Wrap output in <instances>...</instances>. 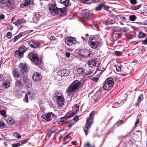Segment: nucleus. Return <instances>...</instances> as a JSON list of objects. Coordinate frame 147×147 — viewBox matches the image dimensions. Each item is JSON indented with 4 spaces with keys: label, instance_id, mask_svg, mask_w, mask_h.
<instances>
[{
    "label": "nucleus",
    "instance_id": "4c0bfd02",
    "mask_svg": "<svg viewBox=\"0 0 147 147\" xmlns=\"http://www.w3.org/2000/svg\"><path fill=\"white\" fill-rule=\"evenodd\" d=\"M20 144V143H19V142L16 144H13L12 145V147H18L21 146Z\"/></svg>",
    "mask_w": 147,
    "mask_h": 147
},
{
    "label": "nucleus",
    "instance_id": "0eeeda50",
    "mask_svg": "<svg viewBox=\"0 0 147 147\" xmlns=\"http://www.w3.org/2000/svg\"><path fill=\"white\" fill-rule=\"evenodd\" d=\"M41 117L47 121L54 119L55 116L52 113H50L47 114H43L41 116Z\"/></svg>",
    "mask_w": 147,
    "mask_h": 147
},
{
    "label": "nucleus",
    "instance_id": "dca6fc26",
    "mask_svg": "<svg viewBox=\"0 0 147 147\" xmlns=\"http://www.w3.org/2000/svg\"><path fill=\"white\" fill-rule=\"evenodd\" d=\"M26 22V20L25 19H23L18 20L15 22L14 23L16 26H19L21 24L25 23Z\"/></svg>",
    "mask_w": 147,
    "mask_h": 147
},
{
    "label": "nucleus",
    "instance_id": "72a5a7b5",
    "mask_svg": "<svg viewBox=\"0 0 147 147\" xmlns=\"http://www.w3.org/2000/svg\"><path fill=\"white\" fill-rule=\"evenodd\" d=\"M7 122L9 124L13 123V120L11 118H8L6 119Z\"/></svg>",
    "mask_w": 147,
    "mask_h": 147
},
{
    "label": "nucleus",
    "instance_id": "bb28decb",
    "mask_svg": "<svg viewBox=\"0 0 147 147\" xmlns=\"http://www.w3.org/2000/svg\"><path fill=\"white\" fill-rule=\"evenodd\" d=\"M146 36V34L145 33L140 32H139L138 35V38H141L145 37Z\"/></svg>",
    "mask_w": 147,
    "mask_h": 147
},
{
    "label": "nucleus",
    "instance_id": "4d7b16f0",
    "mask_svg": "<svg viewBox=\"0 0 147 147\" xmlns=\"http://www.w3.org/2000/svg\"><path fill=\"white\" fill-rule=\"evenodd\" d=\"M117 38H120L122 36V34L121 33H117Z\"/></svg>",
    "mask_w": 147,
    "mask_h": 147
},
{
    "label": "nucleus",
    "instance_id": "9d476101",
    "mask_svg": "<svg viewBox=\"0 0 147 147\" xmlns=\"http://www.w3.org/2000/svg\"><path fill=\"white\" fill-rule=\"evenodd\" d=\"M28 65L26 63H21L20 64V69L22 74H26L27 71Z\"/></svg>",
    "mask_w": 147,
    "mask_h": 147
},
{
    "label": "nucleus",
    "instance_id": "6ab92c4d",
    "mask_svg": "<svg viewBox=\"0 0 147 147\" xmlns=\"http://www.w3.org/2000/svg\"><path fill=\"white\" fill-rule=\"evenodd\" d=\"M82 13L88 19V18L90 13L89 10L87 9H84L82 10Z\"/></svg>",
    "mask_w": 147,
    "mask_h": 147
},
{
    "label": "nucleus",
    "instance_id": "20e7f679",
    "mask_svg": "<svg viewBox=\"0 0 147 147\" xmlns=\"http://www.w3.org/2000/svg\"><path fill=\"white\" fill-rule=\"evenodd\" d=\"M114 80L111 78H107L104 83L103 88L106 90H109L113 88Z\"/></svg>",
    "mask_w": 147,
    "mask_h": 147
},
{
    "label": "nucleus",
    "instance_id": "8fccbe9b",
    "mask_svg": "<svg viewBox=\"0 0 147 147\" xmlns=\"http://www.w3.org/2000/svg\"><path fill=\"white\" fill-rule=\"evenodd\" d=\"M130 2L131 3L132 5L135 4L137 3V1L136 0H130Z\"/></svg>",
    "mask_w": 147,
    "mask_h": 147
},
{
    "label": "nucleus",
    "instance_id": "603ef678",
    "mask_svg": "<svg viewBox=\"0 0 147 147\" xmlns=\"http://www.w3.org/2000/svg\"><path fill=\"white\" fill-rule=\"evenodd\" d=\"M28 95L26 94L24 98V101L25 102L28 103Z\"/></svg>",
    "mask_w": 147,
    "mask_h": 147
},
{
    "label": "nucleus",
    "instance_id": "774afa93",
    "mask_svg": "<svg viewBox=\"0 0 147 147\" xmlns=\"http://www.w3.org/2000/svg\"><path fill=\"white\" fill-rule=\"evenodd\" d=\"M79 107V105L77 104H76L75 105H74V106L73 107V108L74 109H78Z\"/></svg>",
    "mask_w": 147,
    "mask_h": 147
},
{
    "label": "nucleus",
    "instance_id": "79ce46f5",
    "mask_svg": "<svg viewBox=\"0 0 147 147\" xmlns=\"http://www.w3.org/2000/svg\"><path fill=\"white\" fill-rule=\"evenodd\" d=\"M8 0H0V3L1 4H5Z\"/></svg>",
    "mask_w": 147,
    "mask_h": 147
},
{
    "label": "nucleus",
    "instance_id": "69168bd1",
    "mask_svg": "<svg viewBox=\"0 0 147 147\" xmlns=\"http://www.w3.org/2000/svg\"><path fill=\"white\" fill-rule=\"evenodd\" d=\"M70 53L66 52L65 53L66 57H69L70 56Z\"/></svg>",
    "mask_w": 147,
    "mask_h": 147
},
{
    "label": "nucleus",
    "instance_id": "7ed1b4c3",
    "mask_svg": "<svg viewBox=\"0 0 147 147\" xmlns=\"http://www.w3.org/2000/svg\"><path fill=\"white\" fill-rule=\"evenodd\" d=\"M95 113L94 111H92L90 114L89 117H88L87 119V123L85 125V127L84 128V130L86 135H87L88 133V130L93 123L94 118L93 117Z\"/></svg>",
    "mask_w": 147,
    "mask_h": 147
},
{
    "label": "nucleus",
    "instance_id": "c9c22d12",
    "mask_svg": "<svg viewBox=\"0 0 147 147\" xmlns=\"http://www.w3.org/2000/svg\"><path fill=\"white\" fill-rule=\"evenodd\" d=\"M141 6L140 5L134 6H133L131 7V8L133 10H137L140 8Z\"/></svg>",
    "mask_w": 147,
    "mask_h": 147
},
{
    "label": "nucleus",
    "instance_id": "864d4df0",
    "mask_svg": "<svg viewBox=\"0 0 147 147\" xmlns=\"http://www.w3.org/2000/svg\"><path fill=\"white\" fill-rule=\"evenodd\" d=\"M79 120L78 116V115L75 116L74 118V121L77 122Z\"/></svg>",
    "mask_w": 147,
    "mask_h": 147
},
{
    "label": "nucleus",
    "instance_id": "49530a36",
    "mask_svg": "<svg viewBox=\"0 0 147 147\" xmlns=\"http://www.w3.org/2000/svg\"><path fill=\"white\" fill-rule=\"evenodd\" d=\"M12 34L10 32H8L6 34V37L9 38H10Z\"/></svg>",
    "mask_w": 147,
    "mask_h": 147
},
{
    "label": "nucleus",
    "instance_id": "37998d69",
    "mask_svg": "<svg viewBox=\"0 0 147 147\" xmlns=\"http://www.w3.org/2000/svg\"><path fill=\"white\" fill-rule=\"evenodd\" d=\"M73 135V134L70 133L69 135H66L64 137V139L65 140H66L68 138H69L71 137V136Z\"/></svg>",
    "mask_w": 147,
    "mask_h": 147
},
{
    "label": "nucleus",
    "instance_id": "a211bd4d",
    "mask_svg": "<svg viewBox=\"0 0 147 147\" xmlns=\"http://www.w3.org/2000/svg\"><path fill=\"white\" fill-rule=\"evenodd\" d=\"M15 87L16 89H20L22 86V84L21 82L19 80L17 79L15 84Z\"/></svg>",
    "mask_w": 147,
    "mask_h": 147
},
{
    "label": "nucleus",
    "instance_id": "a878e982",
    "mask_svg": "<svg viewBox=\"0 0 147 147\" xmlns=\"http://www.w3.org/2000/svg\"><path fill=\"white\" fill-rule=\"evenodd\" d=\"M3 85L5 88H7L10 86V83L8 80H6L3 82Z\"/></svg>",
    "mask_w": 147,
    "mask_h": 147
},
{
    "label": "nucleus",
    "instance_id": "423d86ee",
    "mask_svg": "<svg viewBox=\"0 0 147 147\" xmlns=\"http://www.w3.org/2000/svg\"><path fill=\"white\" fill-rule=\"evenodd\" d=\"M80 83L78 80L74 81L68 88L67 91L70 93L74 90L78 89L80 87Z\"/></svg>",
    "mask_w": 147,
    "mask_h": 147
},
{
    "label": "nucleus",
    "instance_id": "ea45409f",
    "mask_svg": "<svg viewBox=\"0 0 147 147\" xmlns=\"http://www.w3.org/2000/svg\"><path fill=\"white\" fill-rule=\"evenodd\" d=\"M28 139H26L24 140L21 141L20 142H19V143H20V145L22 146V144L25 143H26L28 141Z\"/></svg>",
    "mask_w": 147,
    "mask_h": 147
},
{
    "label": "nucleus",
    "instance_id": "f257e3e1",
    "mask_svg": "<svg viewBox=\"0 0 147 147\" xmlns=\"http://www.w3.org/2000/svg\"><path fill=\"white\" fill-rule=\"evenodd\" d=\"M49 10L50 13L53 15H58L63 16L66 15L65 9L64 8H59L57 7V4L53 1L49 4Z\"/></svg>",
    "mask_w": 147,
    "mask_h": 147
},
{
    "label": "nucleus",
    "instance_id": "58836bf2",
    "mask_svg": "<svg viewBox=\"0 0 147 147\" xmlns=\"http://www.w3.org/2000/svg\"><path fill=\"white\" fill-rule=\"evenodd\" d=\"M143 100V96L142 94H140L138 97V102H141Z\"/></svg>",
    "mask_w": 147,
    "mask_h": 147
},
{
    "label": "nucleus",
    "instance_id": "09e8293b",
    "mask_svg": "<svg viewBox=\"0 0 147 147\" xmlns=\"http://www.w3.org/2000/svg\"><path fill=\"white\" fill-rule=\"evenodd\" d=\"M142 43L146 45H147V36L146 37L145 39L142 41Z\"/></svg>",
    "mask_w": 147,
    "mask_h": 147
},
{
    "label": "nucleus",
    "instance_id": "2eb2a0df",
    "mask_svg": "<svg viewBox=\"0 0 147 147\" xmlns=\"http://www.w3.org/2000/svg\"><path fill=\"white\" fill-rule=\"evenodd\" d=\"M13 75L15 78H18L21 76V74L17 69H14L12 71Z\"/></svg>",
    "mask_w": 147,
    "mask_h": 147
},
{
    "label": "nucleus",
    "instance_id": "0e129e2a",
    "mask_svg": "<svg viewBox=\"0 0 147 147\" xmlns=\"http://www.w3.org/2000/svg\"><path fill=\"white\" fill-rule=\"evenodd\" d=\"M139 122V119L138 118L136 119V121L135 123V125H136L137 124H138Z\"/></svg>",
    "mask_w": 147,
    "mask_h": 147
},
{
    "label": "nucleus",
    "instance_id": "4468645a",
    "mask_svg": "<svg viewBox=\"0 0 147 147\" xmlns=\"http://www.w3.org/2000/svg\"><path fill=\"white\" fill-rule=\"evenodd\" d=\"M41 75L38 72H36L32 76L33 80L35 82H38L40 80L42 79Z\"/></svg>",
    "mask_w": 147,
    "mask_h": 147
},
{
    "label": "nucleus",
    "instance_id": "de8ad7c7",
    "mask_svg": "<svg viewBox=\"0 0 147 147\" xmlns=\"http://www.w3.org/2000/svg\"><path fill=\"white\" fill-rule=\"evenodd\" d=\"M115 54L117 56H120L122 54V53L118 51H116L115 52Z\"/></svg>",
    "mask_w": 147,
    "mask_h": 147
},
{
    "label": "nucleus",
    "instance_id": "f704fd0d",
    "mask_svg": "<svg viewBox=\"0 0 147 147\" xmlns=\"http://www.w3.org/2000/svg\"><path fill=\"white\" fill-rule=\"evenodd\" d=\"M0 114L4 117H6V111L5 110H2L0 111Z\"/></svg>",
    "mask_w": 147,
    "mask_h": 147
},
{
    "label": "nucleus",
    "instance_id": "f3484780",
    "mask_svg": "<svg viewBox=\"0 0 147 147\" xmlns=\"http://www.w3.org/2000/svg\"><path fill=\"white\" fill-rule=\"evenodd\" d=\"M5 5L10 8H13L15 6L14 3L12 0H8Z\"/></svg>",
    "mask_w": 147,
    "mask_h": 147
},
{
    "label": "nucleus",
    "instance_id": "13d9d810",
    "mask_svg": "<svg viewBox=\"0 0 147 147\" xmlns=\"http://www.w3.org/2000/svg\"><path fill=\"white\" fill-rule=\"evenodd\" d=\"M20 38L19 36L18 35L16 36L14 38V40H13V42H15L16 41L18 40Z\"/></svg>",
    "mask_w": 147,
    "mask_h": 147
},
{
    "label": "nucleus",
    "instance_id": "b1692460",
    "mask_svg": "<svg viewBox=\"0 0 147 147\" xmlns=\"http://www.w3.org/2000/svg\"><path fill=\"white\" fill-rule=\"evenodd\" d=\"M104 6V4L102 3H100L95 7L94 10L96 11H100L102 10Z\"/></svg>",
    "mask_w": 147,
    "mask_h": 147
},
{
    "label": "nucleus",
    "instance_id": "39448f33",
    "mask_svg": "<svg viewBox=\"0 0 147 147\" xmlns=\"http://www.w3.org/2000/svg\"><path fill=\"white\" fill-rule=\"evenodd\" d=\"M28 57L31 61L35 64L39 65L41 63V59L36 54L31 53L28 54Z\"/></svg>",
    "mask_w": 147,
    "mask_h": 147
},
{
    "label": "nucleus",
    "instance_id": "473e14b6",
    "mask_svg": "<svg viewBox=\"0 0 147 147\" xmlns=\"http://www.w3.org/2000/svg\"><path fill=\"white\" fill-rule=\"evenodd\" d=\"M23 80L25 84L28 82L29 81L28 77L26 76H23Z\"/></svg>",
    "mask_w": 147,
    "mask_h": 147
},
{
    "label": "nucleus",
    "instance_id": "7c9ffc66",
    "mask_svg": "<svg viewBox=\"0 0 147 147\" xmlns=\"http://www.w3.org/2000/svg\"><path fill=\"white\" fill-rule=\"evenodd\" d=\"M77 71L79 74H82L84 73L85 71L82 68H79L77 69Z\"/></svg>",
    "mask_w": 147,
    "mask_h": 147
},
{
    "label": "nucleus",
    "instance_id": "338daca9",
    "mask_svg": "<svg viewBox=\"0 0 147 147\" xmlns=\"http://www.w3.org/2000/svg\"><path fill=\"white\" fill-rule=\"evenodd\" d=\"M105 9L107 10L109 9V7L108 6L105 5L104 4V6L103 7Z\"/></svg>",
    "mask_w": 147,
    "mask_h": 147
},
{
    "label": "nucleus",
    "instance_id": "2f4dec72",
    "mask_svg": "<svg viewBox=\"0 0 147 147\" xmlns=\"http://www.w3.org/2000/svg\"><path fill=\"white\" fill-rule=\"evenodd\" d=\"M136 18V16L134 15H131L129 16V20L133 22L135 21Z\"/></svg>",
    "mask_w": 147,
    "mask_h": 147
},
{
    "label": "nucleus",
    "instance_id": "3c124183",
    "mask_svg": "<svg viewBox=\"0 0 147 147\" xmlns=\"http://www.w3.org/2000/svg\"><path fill=\"white\" fill-rule=\"evenodd\" d=\"M115 67L116 68V71H120L121 70V67L117 65L116 66H115Z\"/></svg>",
    "mask_w": 147,
    "mask_h": 147
},
{
    "label": "nucleus",
    "instance_id": "6e6d98bb",
    "mask_svg": "<svg viewBox=\"0 0 147 147\" xmlns=\"http://www.w3.org/2000/svg\"><path fill=\"white\" fill-rule=\"evenodd\" d=\"M92 72H93L92 71L89 70L86 72V73H85V74L86 75H89L92 74Z\"/></svg>",
    "mask_w": 147,
    "mask_h": 147
},
{
    "label": "nucleus",
    "instance_id": "393cba45",
    "mask_svg": "<svg viewBox=\"0 0 147 147\" xmlns=\"http://www.w3.org/2000/svg\"><path fill=\"white\" fill-rule=\"evenodd\" d=\"M27 48L25 46H22L20 47L18 49L19 51L21 53V55L23 56L24 53L25 52Z\"/></svg>",
    "mask_w": 147,
    "mask_h": 147
},
{
    "label": "nucleus",
    "instance_id": "bf43d9fd",
    "mask_svg": "<svg viewBox=\"0 0 147 147\" xmlns=\"http://www.w3.org/2000/svg\"><path fill=\"white\" fill-rule=\"evenodd\" d=\"M5 18V16L3 14H1L0 15V19L1 20L4 19Z\"/></svg>",
    "mask_w": 147,
    "mask_h": 147
},
{
    "label": "nucleus",
    "instance_id": "052dcab7",
    "mask_svg": "<svg viewBox=\"0 0 147 147\" xmlns=\"http://www.w3.org/2000/svg\"><path fill=\"white\" fill-rule=\"evenodd\" d=\"M7 28L10 30H12L13 29V27L10 25H9L7 26Z\"/></svg>",
    "mask_w": 147,
    "mask_h": 147
},
{
    "label": "nucleus",
    "instance_id": "ddd939ff",
    "mask_svg": "<svg viewBox=\"0 0 147 147\" xmlns=\"http://www.w3.org/2000/svg\"><path fill=\"white\" fill-rule=\"evenodd\" d=\"M79 54L80 55L85 57H87L90 55V51L86 49L80 50Z\"/></svg>",
    "mask_w": 147,
    "mask_h": 147
},
{
    "label": "nucleus",
    "instance_id": "412c9836",
    "mask_svg": "<svg viewBox=\"0 0 147 147\" xmlns=\"http://www.w3.org/2000/svg\"><path fill=\"white\" fill-rule=\"evenodd\" d=\"M88 65L90 67H92L96 65V59H92L90 60L88 62Z\"/></svg>",
    "mask_w": 147,
    "mask_h": 147
},
{
    "label": "nucleus",
    "instance_id": "6e6552de",
    "mask_svg": "<svg viewBox=\"0 0 147 147\" xmlns=\"http://www.w3.org/2000/svg\"><path fill=\"white\" fill-rule=\"evenodd\" d=\"M89 44L91 48L95 49L98 47L100 42L98 41L96 38H92L90 40Z\"/></svg>",
    "mask_w": 147,
    "mask_h": 147
},
{
    "label": "nucleus",
    "instance_id": "c756f323",
    "mask_svg": "<svg viewBox=\"0 0 147 147\" xmlns=\"http://www.w3.org/2000/svg\"><path fill=\"white\" fill-rule=\"evenodd\" d=\"M64 120L59 121L58 122V123L59 124L61 125L64 124H67L69 123L67 120L66 119H63Z\"/></svg>",
    "mask_w": 147,
    "mask_h": 147
},
{
    "label": "nucleus",
    "instance_id": "cd10ccee",
    "mask_svg": "<svg viewBox=\"0 0 147 147\" xmlns=\"http://www.w3.org/2000/svg\"><path fill=\"white\" fill-rule=\"evenodd\" d=\"M119 28V31L123 32H126L129 30L128 28L127 27Z\"/></svg>",
    "mask_w": 147,
    "mask_h": 147
},
{
    "label": "nucleus",
    "instance_id": "5fc2aeb1",
    "mask_svg": "<svg viewBox=\"0 0 147 147\" xmlns=\"http://www.w3.org/2000/svg\"><path fill=\"white\" fill-rule=\"evenodd\" d=\"M50 39L51 40H56V38L53 36H50Z\"/></svg>",
    "mask_w": 147,
    "mask_h": 147
},
{
    "label": "nucleus",
    "instance_id": "680f3d73",
    "mask_svg": "<svg viewBox=\"0 0 147 147\" xmlns=\"http://www.w3.org/2000/svg\"><path fill=\"white\" fill-rule=\"evenodd\" d=\"M24 35V33L23 32L20 33L18 35L20 38Z\"/></svg>",
    "mask_w": 147,
    "mask_h": 147
},
{
    "label": "nucleus",
    "instance_id": "c03bdc74",
    "mask_svg": "<svg viewBox=\"0 0 147 147\" xmlns=\"http://www.w3.org/2000/svg\"><path fill=\"white\" fill-rule=\"evenodd\" d=\"M126 38L129 39L133 38V37L131 34H127L126 35Z\"/></svg>",
    "mask_w": 147,
    "mask_h": 147
},
{
    "label": "nucleus",
    "instance_id": "aec40b11",
    "mask_svg": "<svg viewBox=\"0 0 147 147\" xmlns=\"http://www.w3.org/2000/svg\"><path fill=\"white\" fill-rule=\"evenodd\" d=\"M74 115H75V114H74V113L73 112L68 113L66 114L64 116L61 117V119H67L68 118L71 117H73Z\"/></svg>",
    "mask_w": 147,
    "mask_h": 147
},
{
    "label": "nucleus",
    "instance_id": "f8f14e48",
    "mask_svg": "<svg viewBox=\"0 0 147 147\" xmlns=\"http://www.w3.org/2000/svg\"><path fill=\"white\" fill-rule=\"evenodd\" d=\"M28 43L31 47L34 48L38 47L40 45L39 42L34 40L29 41Z\"/></svg>",
    "mask_w": 147,
    "mask_h": 147
},
{
    "label": "nucleus",
    "instance_id": "1a4fd4ad",
    "mask_svg": "<svg viewBox=\"0 0 147 147\" xmlns=\"http://www.w3.org/2000/svg\"><path fill=\"white\" fill-rule=\"evenodd\" d=\"M65 42L67 45L71 46L76 43V40L75 37H68L66 38L65 40Z\"/></svg>",
    "mask_w": 147,
    "mask_h": 147
},
{
    "label": "nucleus",
    "instance_id": "4be33fe9",
    "mask_svg": "<svg viewBox=\"0 0 147 147\" xmlns=\"http://www.w3.org/2000/svg\"><path fill=\"white\" fill-rule=\"evenodd\" d=\"M112 16H113L114 18L118 19H119L120 18L124 22H125L126 21V19L123 16L115 15L114 14L112 15Z\"/></svg>",
    "mask_w": 147,
    "mask_h": 147
},
{
    "label": "nucleus",
    "instance_id": "a18cd8bd",
    "mask_svg": "<svg viewBox=\"0 0 147 147\" xmlns=\"http://www.w3.org/2000/svg\"><path fill=\"white\" fill-rule=\"evenodd\" d=\"M5 126V124L3 122L0 120V127H4Z\"/></svg>",
    "mask_w": 147,
    "mask_h": 147
},
{
    "label": "nucleus",
    "instance_id": "5701e85b",
    "mask_svg": "<svg viewBox=\"0 0 147 147\" xmlns=\"http://www.w3.org/2000/svg\"><path fill=\"white\" fill-rule=\"evenodd\" d=\"M60 2L65 7L71 5L69 0H61Z\"/></svg>",
    "mask_w": 147,
    "mask_h": 147
},
{
    "label": "nucleus",
    "instance_id": "a19ab883",
    "mask_svg": "<svg viewBox=\"0 0 147 147\" xmlns=\"http://www.w3.org/2000/svg\"><path fill=\"white\" fill-rule=\"evenodd\" d=\"M13 135L14 136H15L17 137L18 139H20L21 138V135L20 134H18L17 133H15L13 134Z\"/></svg>",
    "mask_w": 147,
    "mask_h": 147
},
{
    "label": "nucleus",
    "instance_id": "9b49d317",
    "mask_svg": "<svg viewBox=\"0 0 147 147\" xmlns=\"http://www.w3.org/2000/svg\"><path fill=\"white\" fill-rule=\"evenodd\" d=\"M70 73V71L69 70L63 69L60 70L57 72L58 75L61 76H65L69 75Z\"/></svg>",
    "mask_w": 147,
    "mask_h": 147
},
{
    "label": "nucleus",
    "instance_id": "c85d7f7f",
    "mask_svg": "<svg viewBox=\"0 0 147 147\" xmlns=\"http://www.w3.org/2000/svg\"><path fill=\"white\" fill-rule=\"evenodd\" d=\"M14 54L15 57H22L23 56L22 55H21V53L20 52L19 50L16 51L15 52Z\"/></svg>",
    "mask_w": 147,
    "mask_h": 147
},
{
    "label": "nucleus",
    "instance_id": "e2e57ef3",
    "mask_svg": "<svg viewBox=\"0 0 147 147\" xmlns=\"http://www.w3.org/2000/svg\"><path fill=\"white\" fill-rule=\"evenodd\" d=\"M75 110L73 112L74 113V114L75 115V114H76V113L78 112L79 110H78V109H77V108H75Z\"/></svg>",
    "mask_w": 147,
    "mask_h": 147
},
{
    "label": "nucleus",
    "instance_id": "e433bc0d",
    "mask_svg": "<svg viewBox=\"0 0 147 147\" xmlns=\"http://www.w3.org/2000/svg\"><path fill=\"white\" fill-rule=\"evenodd\" d=\"M99 78V77H97L91 78H90V79L91 80H93L96 82L98 81Z\"/></svg>",
    "mask_w": 147,
    "mask_h": 147
},
{
    "label": "nucleus",
    "instance_id": "f03ea898",
    "mask_svg": "<svg viewBox=\"0 0 147 147\" xmlns=\"http://www.w3.org/2000/svg\"><path fill=\"white\" fill-rule=\"evenodd\" d=\"M52 98L56 101V103L59 109L63 107L64 105L65 99L61 93L56 92L53 95Z\"/></svg>",
    "mask_w": 147,
    "mask_h": 147
}]
</instances>
